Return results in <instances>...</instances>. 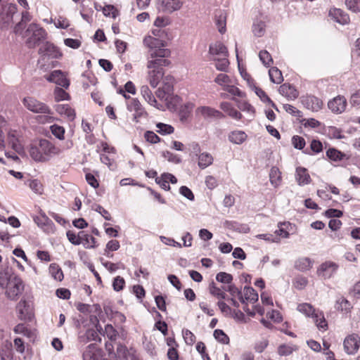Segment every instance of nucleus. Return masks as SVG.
<instances>
[{"label":"nucleus","instance_id":"62","mask_svg":"<svg viewBox=\"0 0 360 360\" xmlns=\"http://www.w3.org/2000/svg\"><path fill=\"white\" fill-rule=\"evenodd\" d=\"M216 279L220 283L229 284L231 283L233 277L231 274L226 272H219L217 274Z\"/></svg>","mask_w":360,"mask_h":360},{"label":"nucleus","instance_id":"5","mask_svg":"<svg viewBox=\"0 0 360 360\" xmlns=\"http://www.w3.org/2000/svg\"><path fill=\"white\" fill-rule=\"evenodd\" d=\"M22 103L23 105L33 113H50L51 108L44 103L32 96L25 97Z\"/></svg>","mask_w":360,"mask_h":360},{"label":"nucleus","instance_id":"51","mask_svg":"<svg viewBox=\"0 0 360 360\" xmlns=\"http://www.w3.org/2000/svg\"><path fill=\"white\" fill-rule=\"evenodd\" d=\"M103 13L106 17L115 18L119 15V11L112 5H106L103 8Z\"/></svg>","mask_w":360,"mask_h":360},{"label":"nucleus","instance_id":"2","mask_svg":"<svg viewBox=\"0 0 360 360\" xmlns=\"http://www.w3.org/2000/svg\"><path fill=\"white\" fill-rule=\"evenodd\" d=\"M0 286L6 288V295L10 300H15L23 291L21 278L8 271L0 272Z\"/></svg>","mask_w":360,"mask_h":360},{"label":"nucleus","instance_id":"11","mask_svg":"<svg viewBox=\"0 0 360 360\" xmlns=\"http://www.w3.org/2000/svg\"><path fill=\"white\" fill-rule=\"evenodd\" d=\"M347 105V101L345 96H337L328 103V108L335 114L343 112Z\"/></svg>","mask_w":360,"mask_h":360},{"label":"nucleus","instance_id":"38","mask_svg":"<svg viewBox=\"0 0 360 360\" xmlns=\"http://www.w3.org/2000/svg\"><path fill=\"white\" fill-rule=\"evenodd\" d=\"M170 53L171 51L167 49H165V47L158 48L149 53V59L167 58L170 56Z\"/></svg>","mask_w":360,"mask_h":360},{"label":"nucleus","instance_id":"14","mask_svg":"<svg viewBox=\"0 0 360 360\" xmlns=\"http://www.w3.org/2000/svg\"><path fill=\"white\" fill-rule=\"evenodd\" d=\"M18 317L21 320H31L33 316L32 305L25 300H21L17 305Z\"/></svg>","mask_w":360,"mask_h":360},{"label":"nucleus","instance_id":"20","mask_svg":"<svg viewBox=\"0 0 360 360\" xmlns=\"http://www.w3.org/2000/svg\"><path fill=\"white\" fill-rule=\"evenodd\" d=\"M209 53L210 56H212V59L214 58L228 56V51L226 47L219 41H217L210 46Z\"/></svg>","mask_w":360,"mask_h":360},{"label":"nucleus","instance_id":"7","mask_svg":"<svg viewBox=\"0 0 360 360\" xmlns=\"http://www.w3.org/2000/svg\"><path fill=\"white\" fill-rule=\"evenodd\" d=\"M339 266L334 262L326 261L322 263L317 269V274L323 279L331 278L337 271Z\"/></svg>","mask_w":360,"mask_h":360},{"label":"nucleus","instance_id":"10","mask_svg":"<svg viewBox=\"0 0 360 360\" xmlns=\"http://www.w3.org/2000/svg\"><path fill=\"white\" fill-rule=\"evenodd\" d=\"M45 78L47 81L53 82L65 89H68L70 86V81L61 70H54L50 75L45 76Z\"/></svg>","mask_w":360,"mask_h":360},{"label":"nucleus","instance_id":"13","mask_svg":"<svg viewBox=\"0 0 360 360\" xmlns=\"http://www.w3.org/2000/svg\"><path fill=\"white\" fill-rule=\"evenodd\" d=\"M127 110L130 112H134V120L138 122L139 118L146 115L147 113L145 111L144 108L137 98H131L127 103Z\"/></svg>","mask_w":360,"mask_h":360},{"label":"nucleus","instance_id":"49","mask_svg":"<svg viewBox=\"0 0 360 360\" xmlns=\"http://www.w3.org/2000/svg\"><path fill=\"white\" fill-rule=\"evenodd\" d=\"M158 129V132L162 135L171 134L174 132V127L169 124H164V123H158L156 124Z\"/></svg>","mask_w":360,"mask_h":360},{"label":"nucleus","instance_id":"45","mask_svg":"<svg viewBox=\"0 0 360 360\" xmlns=\"http://www.w3.org/2000/svg\"><path fill=\"white\" fill-rule=\"evenodd\" d=\"M214 82L221 86L224 90L225 87L231 83V80L229 75L224 73H220L214 79Z\"/></svg>","mask_w":360,"mask_h":360},{"label":"nucleus","instance_id":"61","mask_svg":"<svg viewBox=\"0 0 360 360\" xmlns=\"http://www.w3.org/2000/svg\"><path fill=\"white\" fill-rule=\"evenodd\" d=\"M124 285L125 281L122 277L117 276L114 278L112 282V287L114 290L117 292L122 290L124 288Z\"/></svg>","mask_w":360,"mask_h":360},{"label":"nucleus","instance_id":"31","mask_svg":"<svg viewBox=\"0 0 360 360\" xmlns=\"http://www.w3.org/2000/svg\"><path fill=\"white\" fill-rule=\"evenodd\" d=\"M164 11L165 12L172 13L174 11H179L183 6V2L180 0H167L163 2Z\"/></svg>","mask_w":360,"mask_h":360},{"label":"nucleus","instance_id":"15","mask_svg":"<svg viewBox=\"0 0 360 360\" xmlns=\"http://www.w3.org/2000/svg\"><path fill=\"white\" fill-rule=\"evenodd\" d=\"M17 11L16 6L13 4H4L0 11V22L4 24H8L13 20V15Z\"/></svg>","mask_w":360,"mask_h":360},{"label":"nucleus","instance_id":"23","mask_svg":"<svg viewBox=\"0 0 360 360\" xmlns=\"http://www.w3.org/2000/svg\"><path fill=\"white\" fill-rule=\"evenodd\" d=\"M295 179L299 186L307 185L311 182V177L307 169L302 167L296 168Z\"/></svg>","mask_w":360,"mask_h":360},{"label":"nucleus","instance_id":"22","mask_svg":"<svg viewBox=\"0 0 360 360\" xmlns=\"http://www.w3.org/2000/svg\"><path fill=\"white\" fill-rule=\"evenodd\" d=\"M143 44L149 49V53L158 48L165 47V41L162 39L152 37L151 35L147 36L143 39Z\"/></svg>","mask_w":360,"mask_h":360},{"label":"nucleus","instance_id":"12","mask_svg":"<svg viewBox=\"0 0 360 360\" xmlns=\"http://www.w3.org/2000/svg\"><path fill=\"white\" fill-rule=\"evenodd\" d=\"M147 81L153 88H156L165 75L162 68H147Z\"/></svg>","mask_w":360,"mask_h":360},{"label":"nucleus","instance_id":"56","mask_svg":"<svg viewBox=\"0 0 360 360\" xmlns=\"http://www.w3.org/2000/svg\"><path fill=\"white\" fill-rule=\"evenodd\" d=\"M34 221L38 226L41 227L46 225L51 226L53 224L52 221L45 214H41L40 216L35 217Z\"/></svg>","mask_w":360,"mask_h":360},{"label":"nucleus","instance_id":"55","mask_svg":"<svg viewBox=\"0 0 360 360\" xmlns=\"http://www.w3.org/2000/svg\"><path fill=\"white\" fill-rule=\"evenodd\" d=\"M162 79V87L165 88L166 89V91H170L171 93H172L173 84H174V77L172 75H168L166 76H163V78Z\"/></svg>","mask_w":360,"mask_h":360},{"label":"nucleus","instance_id":"50","mask_svg":"<svg viewBox=\"0 0 360 360\" xmlns=\"http://www.w3.org/2000/svg\"><path fill=\"white\" fill-rule=\"evenodd\" d=\"M54 99L56 101H60L69 99V94L62 88L56 87L54 89Z\"/></svg>","mask_w":360,"mask_h":360},{"label":"nucleus","instance_id":"59","mask_svg":"<svg viewBox=\"0 0 360 360\" xmlns=\"http://www.w3.org/2000/svg\"><path fill=\"white\" fill-rule=\"evenodd\" d=\"M225 91H228L229 94H231L233 96H238L240 98H243L245 96V93L240 91L238 87L235 86L234 85L229 84L224 89Z\"/></svg>","mask_w":360,"mask_h":360},{"label":"nucleus","instance_id":"47","mask_svg":"<svg viewBox=\"0 0 360 360\" xmlns=\"http://www.w3.org/2000/svg\"><path fill=\"white\" fill-rule=\"evenodd\" d=\"M50 130L52 133V134L59 140H63L64 139V134H65V129L63 127L58 125V124H53L50 127Z\"/></svg>","mask_w":360,"mask_h":360},{"label":"nucleus","instance_id":"63","mask_svg":"<svg viewBox=\"0 0 360 360\" xmlns=\"http://www.w3.org/2000/svg\"><path fill=\"white\" fill-rule=\"evenodd\" d=\"M210 292L212 295L217 297V298L225 299V292L217 288L214 283H212L210 286Z\"/></svg>","mask_w":360,"mask_h":360},{"label":"nucleus","instance_id":"37","mask_svg":"<svg viewBox=\"0 0 360 360\" xmlns=\"http://www.w3.org/2000/svg\"><path fill=\"white\" fill-rule=\"evenodd\" d=\"M326 156L330 160L338 162V161H341L344 158H345L346 154L342 153L341 151H340L334 148H330L326 151Z\"/></svg>","mask_w":360,"mask_h":360},{"label":"nucleus","instance_id":"24","mask_svg":"<svg viewBox=\"0 0 360 360\" xmlns=\"http://www.w3.org/2000/svg\"><path fill=\"white\" fill-rule=\"evenodd\" d=\"M220 108L230 117L234 120H240L243 117L242 114L238 110H237L229 102L224 101L221 103Z\"/></svg>","mask_w":360,"mask_h":360},{"label":"nucleus","instance_id":"64","mask_svg":"<svg viewBox=\"0 0 360 360\" xmlns=\"http://www.w3.org/2000/svg\"><path fill=\"white\" fill-rule=\"evenodd\" d=\"M347 8L353 12L360 11V0H346Z\"/></svg>","mask_w":360,"mask_h":360},{"label":"nucleus","instance_id":"30","mask_svg":"<svg viewBox=\"0 0 360 360\" xmlns=\"http://www.w3.org/2000/svg\"><path fill=\"white\" fill-rule=\"evenodd\" d=\"M335 307L337 310L349 313L352 308V305L346 298L340 297L335 301Z\"/></svg>","mask_w":360,"mask_h":360},{"label":"nucleus","instance_id":"8","mask_svg":"<svg viewBox=\"0 0 360 360\" xmlns=\"http://www.w3.org/2000/svg\"><path fill=\"white\" fill-rule=\"evenodd\" d=\"M344 349L348 354H354L360 346V337L356 333L347 336L343 342Z\"/></svg>","mask_w":360,"mask_h":360},{"label":"nucleus","instance_id":"52","mask_svg":"<svg viewBox=\"0 0 360 360\" xmlns=\"http://www.w3.org/2000/svg\"><path fill=\"white\" fill-rule=\"evenodd\" d=\"M214 337L218 342L222 344H229V338L222 330L216 329L214 331Z\"/></svg>","mask_w":360,"mask_h":360},{"label":"nucleus","instance_id":"60","mask_svg":"<svg viewBox=\"0 0 360 360\" xmlns=\"http://www.w3.org/2000/svg\"><path fill=\"white\" fill-rule=\"evenodd\" d=\"M183 338L187 345H192L195 341V336L188 329L182 330Z\"/></svg>","mask_w":360,"mask_h":360},{"label":"nucleus","instance_id":"57","mask_svg":"<svg viewBox=\"0 0 360 360\" xmlns=\"http://www.w3.org/2000/svg\"><path fill=\"white\" fill-rule=\"evenodd\" d=\"M253 89L255 90V94L260 98V99L263 102H267L270 103L272 107L276 108L275 104L272 102V101L269 98V96L262 89L255 86H253Z\"/></svg>","mask_w":360,"mask_h":360},{"label":"nucleus","instance_id":"4","mask_svg":"<svg viewBox=\"0 0 360 360\" xmlns=\"http://www.w3.org/2000/svg\"><path fill=\"white\" fill-rule=\"evenodd\" d=\"M26 43L30 48L34 47L39 41L46 37L45 30L35 23L30 24L24 33Z\"/></svg>","mask_w":360,"mask_h":360},{"label":"nucleus","instance_id":"28","mask_svg":"<svg viewBox=\"0 0 360 360\" xmlns=\"http://www.w3.org/2000/svg\"><path fill=\"white\" fill-rule=\"evenodd\" d=\"M215 23L218 31L224 34L226 32V15L224 11H219L215 13Z\"/></svg>","mask_w":360,"mask_h":360},{"label":"nucleus","instance_id":"18","mask_svg":"<svg viewBox=\"0 0 360 360\" xmlns=\"http://www.w3.org/2000/svg\"><path fill=\"white\" fill-rule=\"evenodd\" d=\"M140 93L143 99L151 106L160 109L162 105L159 104L155 98L152 91L147 85H143L140 89Z\"/></svg>","mask_w":360,"mask_h":360},{"label":"nucleus","instance_id":"42","mask_svg":"<svg viewBox=\"0 0 360 360\" xmlns=\"http://www.w3.org/2000/svg\"><path fill=\"white\" fill-rule=\"evenodd\" d=\"M195 108V104L193 102H187L181 106L180 115L181 120L186 119L189 114L192 112Z\"/></svg>","mask_w":360,"mask_h":360},{"label":"nucleus","instance_id":"33","mask_svg":"<svg viewBox=\"0 0 360 360\" xmlns=\"http://www.w3.org/2000/svg\"><path fill=\"white\" fill-rule=\"evenodd\" d=\"M79 238H81L82 243L85 248H92L95 247L96 239L91 235L84 231H79Z\"/></svg>","mask_w":360,"mask_h":360},{"label":"nucleus","instance_id":"25","mask_svg":"<svg viewBox=\"0 0 360 360\" xmlns=\"http://www.w3.org/2000/svg\"><path fill=\"white\" fill-rule=\"evenodd\" d=\"M55 110L58 114L65 115L70 121L75 118V110L68 104H58L55 106Z\"/></svg>","mask_w":360,"mask_h":360},{"label":"nucleus","instance_id":"21","mask_svg":"<svg viewBox=\"0 0 360 360\" xmlns=\"http://www.w3.org/2000/svg\"><path fill=\"white\" fill-rule=\"evenodd\" d=\"M101 352L95 344L88 345L83 353V360H101Z\"/></svg>","mask_w":360,"mask_h":360},{"label":"nucleus","instance_id":"53","mask_svg":"<svg viewBox=\"0 0 360 360\" xmlns=\"http://www.w3.org/2000/svg\"><path fill=\"white\" fill-rule=\"evenodd\" d=\"M265 23L262 21H258L253 24L252 31L257 37H262L265 32Z\"/></svg>","mask_w":360,"mask_h":360},{"label":"nucleus","instance_id":"54","mask_svg":"<svg viewBox=\"0 0 360 360\" xmlns=\"http://www.w3.org/2000/svg\"><path fill=\"white\" fill-rule=\"evenodd\" d=\"M259 57L262 63L266 67L270 66L273 63L270 53L266 50L261 51L259 53Z\"/></svg>","mask_w":360,"mask_h":360},{"label":"nucleus","instance_id":"3","mask_svg":"<svg viewBox=\"0 0 360 360\" xmlns=\"http://www.w3.org/2000/svg\"><path fill=\"white\" fill-rule=\"evenodd\" d=\"M297 310L307 317H311L319 330H326L328 323L325 319L323 312L316 309L309 303L299 304Z\"/></svg>","mask_w":360,"mask_h":360},{"label":"nucleus","instance_id":"40","mask_svg":"<svg viewBox=\"0 0 360 360\" xmlns=\"http://www.w3.org/2000/svg\"><path fill=\"white\" fill-rule=\"evenodd\" d=\"M49 271L51 276L56 281H61L63 279V273L58 265L56 264H51L49 266Z\"/></svg>","mask_w":360,"mask_h":360},{"label":"nucleus","instance_id":"26","mask_svg":"<svg viewBox=\"0 0 360 360\" xmlns=\"http://www.w3.org/2000/svg\"><path fill=\"white\" fill-rule=\"evenodd\" d=\"M279 93L289 99H295L298 97V91L290 84H283L279 87Z\"/></svg>","mask_w":360,"mask_h":360},{"label":"nucleus","instance_id":"41","mask_svg":"<svg viewBox=\"0 0 360 360\" xmlns=\"http://www.w3.org/2000/svg\"><path fill=\"white\" fill-rule=\"evenodd\" d=\"M30 20H31V15H30V13L28 12H23L22 13L21 21L19 23H18L14 28L15 32L16 34H21L22 30L25 27V25L27 22H30Z\"/></svg>","mask_w":360,"mask_h":360},{"label":"nucleus","instance_id":"32","mask_svg":"<svg viewBox=\"0 0 360 360\" xmlns=\"http://www.w3.org/2000/svg\"><path fill=\"white\" fill-rule=\"evenodd\" d=\"M281 172L276 167H271L269 172V180L273 186L278 187L281 182Z\"/></svg>","mask_w":360,"mask_h":360},{"label":"nucleus","instance_id":"48","mask_svg":"<svg viewBox=\"0 0 360 360\" xmlns=\"http://www.w3.org/2000/svg\"><path fill=\"white\" fill-rule=\"evenodd\" d=\"M13 330L17 334H22L30 338L34 335V333L22 323H19L15 326Z\"/></svg>","mask_w":360,"mask_h":360},{"label":"nucleus","instance_id":"36","mask_svg":"<svg viewBox=\"0 0 360 360\" xmlns=\"http://www.w3.org/2000/svg\"><path fill=\"white\" fill-rule=\"evenodd\" d=\"M171 62L165 58L148 59L147 68H162V67L169 66Z\"/></svg>","mask_w":360,"mask_h":360},{"label":"nucleus","instance_id":"16","mask_svg":"<svg viewBox=\"0 0 360 360\" xmlns=\"http://www.w3.org/2000/svg\"><path fill=\"white\" fill-rule=\"evenodd\" d=\"M39 53L51 58H58L61 56L58 48L49 42H46L39 48Z\"/></svg>","mask_w":360,"mask_h":360},{"label":"nucleus","instance_id":"44","mask_svg":"<svg viewBox=\"0 0 360 360\" xmlns=\"http://www.w3.org/2000/svg\"><path fill=\"white\" fill-rule=\"evenodd\" d=\"M233 101H235L237 103L238 108L244 112H247L249 113L251 116H254L255 114V109L254 108L248 103L245 101H238L235 98H233Z\"/></svg>","mask_w":360,"mask_h":360},{"label":"nucleus","instance_id":"9","mask_svg":"<svg viewBox=\"0 0 360 360\" xmlns=\"http://www.w3.org/2000/svg\"><path fill=\"white\" fill-rule=\"evenodd\" d=\"M195 114L196 117L203 119L224 117V115L220 111L205 105L198 107Z\"/></svg>","mask_w":360,"mask_h":360},{"label":"nucleus","instance_id":"6","mask_svg":"<svg viewBox=\"0 0 360 360\" xmlns=\"http://www.w3.org/2000/svg\"><path fill=\"white\" fill-rule=\"evenodd\" d=\"M7 141L18 153L24 151V139L20 131L10 129L7 131Z\"/></svg>","mask_w":360,"mask_h":360},{"label":"nucleus","instance_id":"35","mask_svg":"<svg viewBox=\"0 0 360 360\" xmlns=\"http://www.w3.org/2000/svg\"><path fill=\"white\" fill-rule=\"evenodd\" d=\"M213 157L208 153H202L198 156V166L201 169H205L211 165L213 162Z\"/></svg>","mask_w":360,"mask_h":360},{"label":"nucleus","instance_id":"29","mask_svg":"<svg viewBox=\"0 0 360 360\" xmlns=\"http://www.w3.org/2000/svg\"><path fill=\"white\" fill-rule=\"evenodd\" d=\"M247 134L240 130L231 131L229 135V140L234 144H241L247 139Z\"/></svg>","mask_w":360,"mask_h":360},{"label":"nucleus","instance_id":"39","mask_svg":"<svg viewBox=\"0 0 360 360\" xmlns=\"http://www.w3.org/2000/svg\"><path fill=\"white\" fill-rule=\"evenodd\" d=\"M270 80L275 84H281L283 81L282 72L277 68H271L269 70Z\"/></svg>","mask_w":360,"mask_h":360},{"label":"nucleus","instance_id":"17","mask_svg":"<svg viewBox=\"0 0 360 360\" xmlns=\"http://www.w3.org/2000/svg\"><path fill=\"white\" fill-rule=\"evenodd\" d=\"M239 300L245 305L246 302L255 303L258 300V294L252 287L245 286L239 296Z\"/></svg>","mask_w":360,"mask_h":360},{"label":"nucleus","instance_id":"43","mask_svg":"<svg viewBox=\"0 0 360 360\" xmlns=\"http://www.w3.org/2000/svg\"><path fill=\"white\" fill-rule=\"evenodd\" d=\"M213 60L216 61L215 67L218 70L225 72L228 70L229 62L227 56L214 58Z\"/></svg>","mask_w":360,"mask_h":360},{"label":"nucleus","instance_id":"19","mask_svg":"<svg viewBox=\"0 0 360 360\" xmlns=\"http://www.w3.org/2000/svg\"><path fill=\"white\" fill-rule=\"evenodd\" d=\"M329 16L340 25H346L349 22L348 14L340 8H333L330 9Z\"/></svg>","mask_w":360,"mask_h":360},{"label":"nucleus","instance_id":"27","mask_svg":"<svg viewBox=\"0 0 360 360\" xmlns=\"http://www.w3.org/2000/svg\"><path fill=\"white\" fill-rule=\"evenodd\" d=\"M305 105L313 112H318L322 109L323 103L321 99L316 96H308L305 101Z\"/></svg>","mask_w":360,"mask_h":360},{"label":"nucleus","instance_id":"1","mask_svg":"<svg viewBox=\"0 0 360 360\" xmlns=\"http://www.w3.org/2000/svg\"><path fill=\"white\" fill-rule=\"evenodd\" d=\"M29 153L34 161L44 162L53 156L59 155L62 150L50 141L41 139L37 143L30 146Z\"/></svg>","mask_w":360,"mask_h":360},{"label":"nucleus","instance_id":"58","mask_svg":"<svg viewBox=\"0 0 360 360\" xmlns=\"http://www.w3.org/2000/svg\"><path fill=\"white\" fill-rule=\"evenodd\" d=\"M41 115H39L37 117V121L41 124L51 123L55 120L53 116V112L51 110L50 113H41Z\"/></svg>","mask_w":360,"mask_h":360},{"label":"nucleus","instance_id":"46","mask_svg":"<svg viewBox=\"0 0 360 360\" xmlns=\"http://www.w3.org/2000/svg\"><path fill=\"white\" fill-rule=\"evenodd\" d=\"M27 184L31 188V190L36 194L41 195L43 193V186L41 183L37 179L29 180Z\"/></svg>","mask_w":360,"mask_h":360},{"label":"nucleus","instance_id":"34","mask_svg":"<svg viewBox=\"0 0 360 360\" xmlns=\"http://www.w3.org/2000/svg\"><path fill=\"white\" fill-rule=\"evenodd\" d=\"M295 267L299 271H306L312 267V262L308 257H302L295 262Z\"/></svg>","mask_w":360,"mask_h":360}]
</instances>
